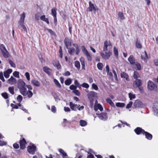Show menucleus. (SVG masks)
<instances>
[{"label":"nucleus","instance_id":"20e7f679","mask_svg":"<svg viewBox=\"0 0 158 158\" xmlns=\"http://www.w3.org/2000/svg\"><path fill=\"white\" fill-rule=\"evenodd\" d=\"M148 88L150 90H157V86L155 85L152 81L149 80L148 83Z\"/></svg>","mask_w":158,"mask_h":158},{"label":"nucleus","instance_id":"aec40b11","mask_svg":"<svg viewBox=\"0 0 158 158\" xmlns=\"http://www.w3.org/2000/svg\"><path fill=\"white\" fill-rule=\"evenodd\" d=\"M56 9L55 8H52L51 10V13L54 17V20H56Z\"/></svg>","mask_w":158,"mask_h":158},{"label":"nucleus","instance_id":"0eeeda50","mask_svg":"<svg viewBox=\"0 0 158 158\" xmlns=\"http://www.w3.org/2000/svg\"><path fill=\"white\" fill-rule=\"evenodd\" d=\"M98 115V117L101 120H106L108 118L107 114L106 113H102L100 114H96Z\"/></svg>","mask_w":158,"mask_h":158},{"label":"nucleus","instance_id":"0e129e2a","mask_svg":"<svg viewBox=\"0 0 158 158\" xmlns=\"http://www.w3.org/2000/svg\"><path fill=\"white\" fill-rule=\"evenodd\" d=\"M69 88L71 90H75L77 88V87L74 85H72L70 86Z\"/></svg>","mask_w":158,"mask_h":158},{"label":"nucleus","instance_id":"a18cd8bd","mask_svg":"<svg viewBox=\"0 0 158 158\" xmlns=\"http://www.w3.org/2000/svg\"><path fill=\"white\" fill-rule=\"evenodd\" d=\"M72 83V80L70 79L66 80L65 81V84L67 85H70Z\"/></svg>","mask_w":158,"mask_h":158},{"label":"nucleus","instance_id":"9d476101","mask_svg":"<svg viewBox=\"0 0 158 158\" xmlns=\"http://www.w3.org/2000/svg\"><path fill=\"white\" fill-rule=\"evenodd\" d=\"M69 106L71 109L74 111L76 110L80 106V105H77V104H74L72 102H70L69 103Z\"/></svg>","mask_w":158,"mask_h":158},{"label":"nucleus","instance_id":"2f4dec72","mask_svg":"<svg viewBox=\"0 0 158 158\" xmlns=\"http://www.w3.org/2000/svg\"><path fill=\"white\" fill-rule=\"evenodd\" d=\"M152 108L155 115L158 116V106H154Z\"/></svg>","mask_w":158,"mask_h":158},{"label":"nucleus","instance_id":"1a4fd4ad","mask_svg":"<svg viewBox=\"0 0 158 158\" xmlns=\"http://www.w3.org/2000/svg\"><path fill=\"white\" fill-rule=\"evenodd\" d=\"M97 102V100L96 101V102L94 106V110L95 111H97L98 110H100L101 111L103 110V108L101 105L100 104L96 103Z\"/></svg>","mask_w":158,"mask_h":158},{"label":"nucleus","instance_id":"9b49d317","mask_svg":"<svg viewBox=\"0 0 158 158\" xmlns=\"http://www.w3.org/2000/svg\"><path fill=\"white\" fill-rule=\"evenodd\" d=\"M141 58L145 62H146L147 61V60L148 59V57L147 53L145 51L142 53L141 55Z\"/></svg>","mask_w":158,"mask_h":158},{"label":"nucleus","instance_id":"7ed1b4c3","mask_svg":"<svg viewBox=\"0 0 158 158\" xmlns=\"http://www.w3.org/2000/svg\"><path fill=\"white\" fill-rule=\"evenodd\" d=\"M142 81L139 79H137L133 83V86L134 88H138L141 93L143 92V88L142 86Z\"/></svg>","mask_w":158,"mask_h":158},{"label":"nucleus","instance_id":"f03ea898","mask_svg":"<svg viewBox=\"0 0 158 158\" xmlns=\"http://www.w3.org/2000/svg\"><path fill=\"white\" fill-rule=\"evenodd\" d=\"M110 46H111V44L110 41H106L104 42L103 51L105 52V53L103 52L100 53L103 59L106 60L108 59L111 55L112 53L111 52L109 51L107 52H106L107 50V47Z\"/></svg>","mask_w":158,"mask_h":158},{"label":"nucleus","instance_id":"c85d7f7f","mask_svg":"<svg viewBox=\"0 0 158 158\" xmlns=\"http://www.w3.org/2000/svg\"><path fill=\"white\" fill-rule=\"evenodd\" d=\"M121 76L122 78H125L126 80L129 81V76L127 74L124 73L123 72L121 74Z\"/></svg>","mask_w":158,"mask_h":158},{"label":"nucleus","instance_id":"f704fd0d","mask_svg":"<svg viewBox=\"0 0 158 158\" xmlns=\"http://www.w3.org/2000/svg\"><path fill=\"white\" fill-rule=\"evenodd\" d=\"M40 19L41 20L46 22L47 24H49L48 19V18H45V15H43L42 16L40 17Z\"/></svg>","mask_w":158,"mask_h":158},{"label":"nucleus","instance_id":"c03bdc74","mask_svg":"<svg viewBox=\"0 0 158 158\" xmlns=\"http://www.w3.org/2000/svg\"><path fill=\"white\" fill-rule=\"evenodd\" d=\"M128 96L130 100H132V99H135V95L131 93H129L128 94Z\"/></svg>","mask_w":158,"mask_h":158},{"label":"nucleus","instance_id":"603ef678","mask_svg":"<svg viewBox=\"0 0 158 158\" xmlns=\"http://www.w3.org/2000/svg\"><path fill=\"white\" fill-rule=\"evenodd\" d=\"M114 52L115 56L117 57L118 56V50L115 47H114Z\"/></svg>","mask_w":158,"mask_h":158},{"label":"nucleus","instance_id":"052dcab7","mask_svg":"<svg viewBox=\"0 0 158 158\" xmlns=\"http://www.w3.org/2000/svg\"><path fill=\"white\" fill-rule=\"evenodd\" d=\"M74 84L75 85V86L77 87H80L81 85H80V84L78 82V81L77 80H75L74 81Z\"/></svg>","mask_w":158,"mask_h":158},{"label":"nucleus","instance_id":"423d86ee","mask_svg":"<svg viewBox=\"0 0 158 158\" xmlns=\"http://www.w3.org/2000/svg\"><path fill=\"white\" fill-rule=\"evenodd\" d=\"M36 150V147L34 145L29 146L27 147V151L30 154L33 155Z\"/></svg>","mask_w":158,"mask_h":158},{"label":"nucleus","instance_id":"f257e3e1","mask_svg":"<svg viewBox=\"0 0 158 158\" xmlns=\"http://www.w3.org/2000/svg\"><path fill=\"white\" fill-rule=\"evenodd\" d=\"M18 87L20 93L24 96L27 95L28 98H31L33 96V93L30 90H27L26 85L24 82L22 80L18 81Z\"/></svg>","mask_w":158,"mask_h":158},{"label":"nucleus","instance_id":"4be33fe9","mask_svg":"<svg viewBox=\"0 0 158 158\" xmlns=\"http://www.w3.org/2000/svg\"><path fill=\"white\" fill-rule=\"evenodd\" d=\"M44 71L49 75L51 74L52 70L47 67L45 66L43 67Z\"/></svg>","mask_w":158,"mask_h":158},{"label":"nucleus","instance_id":"a211bd4d","mask_svg":"<svg viewBox=\"0 0 158 158\" xmlns=\"http://www.w3.org/2000/svg\"><path fill=\"white\" fill-rule=\"evenodd\" d=\"M128 61L131 64H134L136 63L135 59L132 55H131L128 58Z\"/></svg>","mask_w":158,"mask_h":158},{"label":"nucleus","instance_id":"680f3d73","mask_svg":"<svg viewBox=\"0 0 158 158\" xmlns=\"http://www.w3.org/2000/svg\"><path fill=\"white\" fill-rule=\"evenodd\" d=\"M25 76L27 80L30 81V75L29 73L28 72H26L25 73Z\"/></svg>","mask_w":158,"mask_h":158},{"label":"nucleus","instance_id":"b1692460","mask_svg":"<svg viewBox=\"0 0 158 158\" xmlns=\"http://www.w3.org/2000/svg\"><path fill=\"white\" fill-rule=\"evenodd\" d=\"M31 83L36 86L39 87L40 85V82L35 80H32L31 81Z\"/></svg>","mask_w":158,"mask_h":158},{"label":"nucleus","instance_id":"3c124183","mask_svg":"<svg viewBox=\"0 0 158 158\" xmlns=\"http://www.w3.org/2000/svg\"><path fill=\"white\" fill-rule=\"evenodd\" d=\"M23 98L22 96L20 95H19L17 97V100L19 102H21L23 100Z\"/></svg>","mask_w":158,"mask_h":158},{"label":"nucleus","instance_id":"37998d69","mask_svg":"<svg viewBox=\"0 0 158 158\" xmlns=\"http://www.w3.org/2000/svg\"><path fill=\"white\" fill-rule=\"evenodd\" d=\"M75 66L78 69L80 68V63L78 61H76L74 63Z\"/></svg>","mask_w":158,"mask_h":158},{"label":"nucleus","instance_id":"bf43d9fd","mask_svg":"<svg viewBox=\"0 0 158 158\" xmlns=\"http://www.w3.org/2000/svg\"><path fill=\"white\" fill-rule=\"evenodd\" d=\"M45 30H47L51 35H53L55 34V33L51 29H46Z\"/></svg>","mask_w":158,"mask_h":158},{"label":"nucleus","instance_id":"6ab92c4d","mask_svg":"<svg viewBox=\"0 0 158 158\" xmlns=\"http://www.w3.org/2000/svg\"><path fill=\"white\" fill-rule=\"evenodd\" d=\"M25 17V14L24 12H23L22 14L20 15V19L19 20V23H24V19Z\"/></svg>","mask_w":158,"mask_h":158},{"label":"nucleus","instance_id":"864d4df0","mask_svg":"<svg viewBox=\"0 0 158 158\" xmlns=\"http://www.w3.org/2000/svg\"><path fill=\"white\" fill-rule=\"evenodd\" d=\"M81 48L82 51L83 53L84 54L86 52H87L88 51L84 46H81Z\"/></svg>","mask_w":158,"mask_h":158},{"label":"nucleus","instance_id":"ea45409f","mask_svg":"<svg viewBox=\"0 0 158 158\" xmlns=\"http://www.w3.org/2000/svg\"><path fill=\"white\" fill-rule=\"evenodd\" d=\"M80 124L82 127H84L87 125V123L86 121L84 120H81L80 121Z\"/></svg>","mask_w":158,"mask_h":158},{"label":"nucleus","instance_id":"2eb2a0df","mask_svg":"<svg viewBox=\"0 0 158 158\" xmlns=\"http://www.w3.org/2000/svg\"><path fill=\"white\" fill-rule=\"evenodd\" d=\"M8 83L11 85H14L16 83V79L12 76L8 80Z\"/></svg>","mask_w":158,"mask_h":158},{"label":"nucleus","instance_id":"cd10ccee","mask_svg":"<svg viewBox=\"0 0 158 158\" xmlns=\"http://www.w3.org/2000/svg\"><path fill=\"white\" fill-rule=\"evenodd\" d=\"M88 60L91 61L92 60V57L91 54L88 51L84 53Z\"/></svg>","mask_w":158,"mask_h":158},{"label":"nucleus","instance_id":"39448f33","mask_svg":"<svg viewBox=\"0 0 158 158\" xmlns=\"http://www.w3.org/2000/svg\"><path fill=\"white\" fill-rule=\"evenodd\" d=\"M89 6L86 10V12H91L93 10L96 11V10H98V8L97 7L96 8L94 4L92 3L91 2H89Z\"/></svg>","mask_w":158,"mask_h":158},{"label":"nucleus","instance_id":"6e6d98bb","mask_svg":"<svg viewBox=\"0 0 158 158\" xmlns=\"http://www.w3.org/2000/svg\"><path fill=\"white\" fill-rule=\"evenodd\" d=\"M0 49L2 52L7 50L3 44L1 45L0 46Z\"/></svg>","mask_w":158,"mask_h":158},{"label":"nucleus","instance_id":"dca6fc26","mask_svg":"<svg viewBox=\"0 0 158 158\" xmlns=\"http://www.w3.org/2000/svg\"><path fill=\"white\" fill-rule=\"evenodd\" d=\"M142 102L139 100H136L134 103V106L135 108H139L141 106Z\"/></svg>","mask_w":158,"mask_h":158},{"label":"nucleus","instance_id":"4d7b16f0","mask_svg":"<svg viewBox=\"0 0 158 158\" xmlns=\"http://www.w3.org/2000/svg\"><path fill=\"white\" fill-rule=\"evenodd\" d=\"M9 63L10 65L14 68H15L16 67L15 64L11 60H9Z\"/></svg>","mask_w":158,"mask_h":158},{"label":"nucleus","instance_id":"393cba45","mask_svg":"<svg viewBox=\"0 0 158 158\" xmlns=\"http://www.w3.org/2000/svg\"><path fill=\"white\" fill-rule=\"evenodd\" d=\"M68 49V52L71 55H73L74 54L75 52V48L71 47H69L68 48H67Z\"/></svg>","mask_w":158,"mask_h":158},{"label":"nucleus","instance_id":"c9c22d12","mask_svg":"<svg viewBox=\"0 0 158 158\" xmlns=\"http://www.w3.org/2000/svg\"><path fill=\"white\" fill-rule=\"evenodd\" d=\"M116 106L118 107H123L125 106V104L124 103L117 102L116 103Z\"/></svg>","mask_w":158,"mask_h":158},{"label":"nucleus","instance_id":"ddd939ff","mask_svg":"<svg viewBox=\"0 0 158 158\" xmlns=\"http://www.w3.org/2000/svg\"><path fill=\"white\" fill-rule=\"evenodd\" d=\"M27 143L26 141L24 138L20 141V148L22 149H23L25 148V144Z\"/></svg>","mask_w":158,"mask_h":158},{"label":"nucleus","instance_id":"a19ab883","mask_svg":"<svg viewBox=\"0 0 158 158\" xmlns=\"http://www.w3.org/2000/svg\"><path fill=\"white\" fill-rule=\"evenodd\" d=\"M53 81L57 87L59 88H61V85L60 84L59 81L56 79H54L53 80Z\"/></svg>","mask_w":158,"mask_h":158},{"label":"nucleus","instance_id":"4c0bfd02","mask_svg":"<svg viewBox=\"0 0 158 158\" xmlns=\"http://www.w3.org/2000/svg\"><path fill=\"white\" fill-rule=\"evenodd\" d=\"M106 101L107 102L109 103L112 106H114V105L112 100L109 98H107Z\"/></svg>","mask_w":158,"mask_h":158},{"label":"nucleus","instance_id":"49530a36","mask_svg":"<svg viewBox=\"0 0 158 158\" xmlns=\"http://www.w3.org/2000/svg\"><path fill=\"white\" fill-rule=\"evenodd\" d=\"M14 87L13 86L9 87L8 88V90L9 92L12 94H14Z\"/></svg>","mask_w":158,"mask_h":158},{"label":"nucleus","instance_id":"473e14b6","mask_svg":"<svg viewBox=\"0 0 158 158\" xmlns=\"http://www.w3.org/2000/svg\"><path fill=\"white\" fill-rule=\"evenodd\" d=\"M2 52V55L4 57L7 58L9 57V53L7 50L3 51Z\"/></svg>","mask_w":158,"mask_h":158},{"label":"nucleus","instance_id":"5701e85b","mask_svg":"<svg viewBox=\"0 0 158 158\" xmlns=\"http://www.w3.org/2000/svg\"><path fill=\"white\" fill-rule=\"evenodd\" d=\"M143 135H145L146 138L148 140H151L152 139V135L147 132L145 131Z\"/></svg>","mask_w":158,"mask_h":158},{"label":"nucleus","instance_id":"09e8293b","mask_svg":"<svg viewBox=\"0 0 158 158\" xmlns=\"http://www.w3.org/2000/svg\"><path fill=\"white\" fill-rule=\"evenodd\" d=\"M19 27H20L24 29V31H25L26 32H27V28H26V27L24 25V23H19Z\"/></svg>","mask_w":158,"mask_h":158},{"label":"nucleus","instance_id":"58836bf2","mask_svg":"<svg viewBox=\"0 0 158 158\" xmlns=\"http://www.w3.org/2000/svg\"><path fill=\"white\" fill-rule=\"evenodd\" d=\"M3 138L2 135L0 134V146L5 145L6 144V142L1 140V139H2Z\"/></svg>","mask_w":158,"mask_h":158},{"label":"nucleus","instance_id":"5fc2aeb1","mask_svg":"<svg viewBox=\"0 0 158 158\" xmlns=\"http://www.w3.org/2000/svg\"><path fill=\"white\" fill-rule=\"evenodd\" d=\"M0 79L3 82L5 81V79L3 77V74L2 72H0Z\"/></svg>","mask_w":158,"mask_h":158},{"label":"nucleus","instance_id":"69168bd1","mask_svg":"<svg viewBox=\"0 0 158 158\" xmlns=\"http://www.w3.org/2000/svg\"><path fill=\"white\" fill-rule=\"evenodd\" d=\"M2 95L5 99H7L8 98V94L6 93H2Z\"/></svg>","mask_w":158,"mask_h":158},{"label":"nucleus","instance_id":"c756f323","mask_svg":"<svg viewBox=\"0 0 158 158\" xmlns=\"http://www.w3.org/2000/svg\"><path fill=\"white\" fill-rule=\"evenodd\" d=\"M135 45L136 48H142V46L140 43V41L138 39L136 40Z\"/></svg>","mask_w":158,"mask_h":158},{"label":"nucleus","instance_id":"a878e982","mask_svg":"<svg viewBox=\"0 0 158 158\" xmlns=\"http://www.w3.org/2000/svg\"><path fill=\"white\" fill-rule=\"evenodd\" d=\"M72 45L76 49V55H78L80 52V49L79 46L77 44H73Z\"/></svg>","mask_w":158,"mask_h":158},{"label":"nucleus","instance_id":"8fccbe9b","mask_svg":"<svg viewBox=\"0 0 158 158\" xmlns=\"http://www.w3.org/2000/svg\"><path fill=\"white\" fill-rule=\"evenodd\" d=\"M97 66L98 69L100 70H102V69L103 64L101 63H99L97 64Z\"/></svg>","mask_w":158,"mask_h":158},{"label":"nucleus","instance_id":"4468645a","mask_svg":"<svg viewBox=\"0 0 158 158\" xmlns=\"http://www.w3.org/2000/svg\"><path fill=\"white\" fill-rule=\"evenodd\" d=\"M12 72V70L11 69H8L7 70L4 72V75L6 78H7L9 77L10 74Z\"/></svg>","mask_w":158,"mask_h":158},{"label":"nucleus","instance_id":"6e6552de","mask_svg":"<svg viewBox=\"0 0 158 158\" xmlns=\"http://www.w3.org/2000/svg\"><path fill=\"white\" fill-rule=\"evenodd\" d=\"M95 95V93L93 91H90L89 92L88 94V97L89 99L91 102L93 101V98Z\"/></svg>","mask_w":158,"mask_h":158},{"label":"nucleus","instance_id":"de8ad7c7","mask_svg":"<svg viewBox=\"0 0 158 158\" xmlns=\"http://www.w3.org/2000/svg\"><path fill=\"white\" fill-rule=\"evenodd\" d=\"M13 75L15 77L17 78H19L20 77V76L19 75V72H17L16 71L14 72L13 73Z\"/></svg>","mask_w":158,"mask_h":158},{"label":"nucleus","instance_id":"774afa93","mask_svg":"<svg viewBox=\"0 0 158 158\" xmlns=\"http://www.w3.org/2000/svg\"><path fill=\"white\" fill-rule=\"evenodd\" d=\"M51 110L53 113H55L56 111V108L54 106H52Z\"/></svg>","mask_w":158,"mask_h":158},{"label":"nucleus","instance_id":"338daca9","mask_svg":"<svg viewBox=\"0 0 158 158\" xmlns=\"http://www.w3.org/2000/svg\"><path fill=\"white\" fill-rule=\"evenodd\" d=\"M73 92L77 96H79L80 95V93L79 91L77 90H76V89L73 90Z\"/></svg>","mask_w":158,"mask_h":158},{"label":"nucleus","instance_id":"e2e57ef3","mask_svg":"<svg viewBox=\"0 0 158 158\" xmlns=\"http://www.w3.org/2000/svg\"><path fill=\"white\" fill-rule=\"evenodd\" d=\"M81 86L82 87H84V88H88L89 87V85L88 84L86 83H83L82 84Z\"/></svg>","mask_w":158,"mask_h":158},{"label":"nucleus","instance_id":"e433bc0d","mask_svg":"<svg viewBox=\"0 0 158 158\" xmlns=\"http://www.w3.org/2000/svg\"><path fill=\"white\" fill-rule=\"evenodd\" d=\"M58 150L59 152L62 154L63 157L67 156V154L63 149H59Z\"/></svg>","mask_w":158,"mask_h":158},{"label":"nucleus","instance_id":"72a5a7b5","mask_svg":"<svg viewBox=\"0 0 158 158\" xmlns=\"http://www.w3.org/2000/svg\"><path fill=\"white\" fill-rule=\"evenodd\" d=\"M135 68L137 70H140L141 69V67L140 64L137 62H136L135 64Z\"/></svg>","mask_w":158,"mask_h":158},{"label":"nucleus","instance_id":"412c9836","mask_svg":"<svg viewBox=\"0 0 158 158\" xmlns=\"http://www.w3.org/2000/svg\"><path fill=\"white\" fill-rule=\"evenodd\" d=\"M53 64L55 66L57 67V69H61V66L58 60H55L53 61Z\"/></svg>","mask_w":158,"mask_h":158},{"label":"nucleus","instance_id":"13d9d810","mask_svg":"<svg viewBox=\"0 0 158 158\" xmlns=\"http://www.w3.org/2000/svg\"><path fill=\"white\" fill-rule=\"evenodd\" d=\"M133 102L131 101H130L129 102V103L127 104V105L126 106V108L127 109H129L130 108Z\"/></svg>","mask_w":158,"mask_h":158},{"label":"nucleus","instance_id":"bb28decb","mask_svg":"<svg viewBox=\"0 0 158 158\" xmlns=\"http://www.w3.org/2000/svg\"><path fill=\"white\" fill-rule=\"evenodd\" d=\"M80 60L81 62L82 68L83 69H85V58L83 57H81L80 59Z\"/></svg>","mask_w":158,"mask_h":158},{"label":"nucleus","instance_id":"7c9ffc66","mask_svg":"<svg viewBox=\"0 0 158 158\" xmlns=\"http://www.w3.org/2000/svg\"><path fill=\"white\" fill-rule=\"evenodd\" d=\"M118 18L120 19L121 20H123L125 19V17L123 14L121 12H119L118 14Z\"/></svg>","mask_w":158,"mask_h":158},{"label":"nucleus","instance_id":"f8f14e48","mask_svg":"<svg viewBox=\"0 0 158 158\" xmlns=\"http://www.w3.org/2000/svg\"><path fill=\"white\" fill-rule=\"evenodd\" d=\"M134 131L138 135H139L141 133H142L143 134L145 132L144 130L139 127H137L135 129Z\"/></svg>","mask_w":158,"mask_h":158},{"label":"nucleus","instance_id":"f3484780","mask_svg":"<svg viewBox=\"0 0 158 158\" xmlns=\"http://www.w3.org/2000/svg\"><path fill=\"white\" fill-rule=\"evenodd\" d=\"M65 44L67 48H68L70 46H71V43L70 42L69 39L66 38H65L64 40Z\"/></svg>","mask_w":158,"mask_h":158},{"label":"nucleus","instance_id":"79ce46f5","mask_svg":"<svg viewBox=\"0 0 158 158\" xmlns=\"http://www.w3.org/2000/svg\"><path fill=\"white\" fill-rule=\"evenodd\" d=\"M140 77L139 73L137 71H135L134 72V78L137 79V78H139Z\"/></svg>","mask_w":158,"mask_h":158}]
</instances>
